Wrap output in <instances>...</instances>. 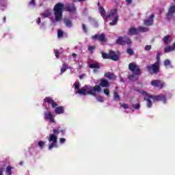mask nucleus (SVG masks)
I'll list each match as a JSON object with an SVG mask.
<instances>
[{"instance_id":"21","label":"nucleus","mask_w":175,"mask_h":175,"mask_svg":"<svg viewBox=\"0 0 175 175\" xmlns=\"http://www.w3.org/2000/svg\"><path fill=\"white\" fill-rule=\"evenodd\" d=\"M118 21V16H116L113 21L110 22L109 25H116Z\"/></svg>"},{"instance_id":"51","label":"nucleus","mask_w":175,"mask_h":175,"mask_svg":"<svg viewBox=\"0 0 175 175\" xmlns=\"http://www.w3.org/2000/svg\"><path fill=\"white\" fill-rule=\"evenodd\" d=\"M40 23H41L40 18H38V19H37V24H40Z\"/></svg>"},{"instance_id":"52","label":"nucleus","mask_w":175,"mask_h":175,"mask_svg":"<svg viewBox=\"0 0 175 175\" xmlns=\"http://www.w3.org/2000/svg\"><path fill=\"white\" fill-rule=\"evenodd\" d=\"M72 56L73 57V58H76V57H77V54L76 53H72Z\"/></svg>"},{"instance_id":"57","label":"nucleus","mask_w":175,"mask_h":175,"mask_svg":"<svg viewBox=\"0 0 175 175\" xmlns=\"http://www.w3.org/2000/svg\"><path fill=\"white\" fill-rule=\"evenodd\" d=\"M121 81H122L124 83V79H121Z\"/></svg>"},{"instance_id":"36","label":"nucleus","mask_w":175,"mask_h":175,"mask_svg":"<svg viewBox=\"0 0 175 175\" xmlns=\"http://www.w3.org/2000/svg\"><path fill=\"white\" fill-rule=\"evenodd\" d=\"M54 53L56 58H59V51H58L57 49H55Z\"/></svg>"},{"instance_id":"41","label":"nucleus","mask_w":175,"mask_h":175,"mask_svg":"<svg viewBox=\"0 0 175 175\" xmlns=\"http://www.w3.org/2000/svg\"><path fill=\"white\" fill-rule=\"evenodd\" d=\"M59 133H62V135L65 134V129H63L61 127L57 128Z\"/></svg>"},{"instance_id":"16","label":"nucleus","mask_w":175,"mask_h":175,"mask_svg":"<svg viewBox=\"0 0 175 175\" xmlns=\"http://www.w3.org/2000/svg\"><path fill=\"white\" fill-rule=\"evenodd\" d=\"M105 77L107 79H109V80H116L117 79V77L116 75L109 72L105 74Z\"/></svg>"},{"instance_id":"13","label":"nucleus","mask_w":175,"mask_h":175,"mask_svg":"<svg viewBox=\"0 0 175 175\" xmlns=\"http://www.w3.org/2000/svg\"><path fill=\"white\" fill-rule=\"evenodd\" d=\"M109 59H111L112 61H117L119 58L118 55L116 54V52L114 51H110L109 52Z\"/></svg>"},{"instance_id":"30","label":"nucleus","mask_w":175,"mask_h":175,"mask_svg":"<svg viewBox=\"0 0 175 175\" xmlns=\"http://www.w3.org/2000/svg\"><path fill=\"white\" fill-rule=\"evenodd\" d=\"M44 144L45 143L43 141H39L38 143V146L40 147V148H43V147H44Z\"/></svg>"},{"instance_id":"48","label":"nucleus","mask_w":175,"mask_h":175,"mask_svg":"<svg viewBox=\"0 0 175 175\" xmlns=\"http://www.w3.org/2000/svg\"><path fill=\"white\" fill-rule=\"evenodd\" d=\"M5 171V168L1 167L0 168V175H3V172Z\"/></svg>"},{"instance_id":"3","label":"nucleus","mask_w":175,"mask_h":175,"mask_svg":"<svg viewBox=\"0 0 175 175\" xmlns=\"http://www.w3.org/2000/svg\"><path fill=\"white\" fill-rule=\"evenodd\" d=\"M102 91V88L100 86L96 85L94 87L88 85L85 86L81 89H79L77 94L79 95H93V96H96V92H100Z\"/></svg>"},{"instance_id":"8","label":"nucleus","mask_w":175,"mask_h":175,"mask_svg":"<svg viewBox=\"0 0 175 175\" xmlns=\"http://www.w3.org/2000/svg\"><path fill=\"white\" fill-rule=\"evenodd\" d=\"M129 69L133 73V75H142V70L139 66L133 62L129 64Z\"/></svg>"},{"instance_id":"58","label":"nucleus","mask_w":175,"mask_h":175,"mask_svg":"<svg viewBox=\"0 0 175 175\" xmlns=\"http://www.w3.org/2000/svg\"><path fill=\"white\" fill-rule=\"evenodd\" d=\"M174 2H175V0H174Z\"/></svg>"},{"instance_id":"43","label":"nucleus","mask_w":175,"mask_h":175,"mask_svg":"<svg viewBox=\"0 0 175 175\" xmlns=\"http://www.w3.org/2000/svg\"><path fill=\"white\" fill-rule=\"evenodd\" d=\"M53 135H59V131H58V129H55L53 130Z\"/></svg>"},{"instance_id":"53","label":"nucleus","mask_w":175,"mask_h":175,"mask_svg":"<svg viewBox=\"0 0 175 175\" xmlns=\"http://www.w3.org/2000/svg\"><path fill=\"white\" fill-rule=\"evenodd\" d=\"M3 23H6V16L3 17Z\"/></svg>"},{"instance_id":"42","label":"nucleus","mask_w":175,"mask_h":175,"mask_svg":"<svg viewBox=\"0 0 175 175\" xmlns=\"http://www.w3.org/2000/svg\"><path fill=\"white\" fill-rule=\"evenodd\" d=\"M96 100H98V102H100L101 103H103L104 102L103 98L100 96H97Z\"/></svg>"},{"instance_id":"7","label":"nucleus","mask_w":175,"mask_h":175,"mask_svg":"<svg viewBox=\"0 0 175 175\" xmlns=\"http://www.w3.org/2000/svg\"><path fill=\"white\" fill-rule=\"evenodd\" d=\"M48 140L49 143H51L49 145V150H53L54 147H58V146L57 145V140H58V137H57V135H55V134H51Z\"/></svg>"},{"instance_id":"6","label":"nucleus","mask_w":175,"mask_h":175,"mask_svg":"<svg viewBox=\"0 0 175 175\" xmlns=\"http://www.w3.org/2000/svg\"><path fill=\"white\" fill-rule=\"evenodd\" d=\"M117 44H119L120 46H125V44H127L129 47H131V44L132 43V41H131V39L129 38L124 36V37H118L116 40Z\"/></svg>"},{"instance_id":"1","label":"nucleus","mask_w":175,"mask_h":175,"mask_svg":"<svg viewBox=\"0 0 175 175\" xmlns=\"http://www.w3.org/2000/svg\"><path fill=\"white\" fill-rule=\"evenodd\" d=\"M64 10L68 12L69 13H76L77 9L73 3L65 5L64 3H57L53 8L54 16L56 23H58L62 20Z\"/></svg>"},{"instance_id":"32","label":"nucleus","mask_w":175,"mask_h":175,"mask_svg":"<svg viewBox=\"0 0 175 175\" xmlns=\"http://www.w3.org/2000/svg\"><path fill=\"white\" fill-rule=\"evenodd\" d=\"M62 36H64V31H62V30H61V29H59L57 31V37L62 38Z\"/></svg>"},{"instance_id":"49","label":"nucleus","mask_w":175,"mask_h":175,"mask_svg":"<svg viewBox=\"0 0 175 175\" xmlns=\"http://www.w3.org/2000/svg\"><path fill=\"white\" fill-rule=\"evenodd\" d=\"M127 5H131L132 4V0H125Z\"/></svg>"},{"instance_id":"47","label":"nucleus","mask_w":175,"mask_h":175,"mask_svg":"<svg viewBox=\"0 0 175 175\" xmlns=\"http://www.w3.org/2000/svg\"><path fill=\"white\" fill-rule=\"evenodd\" d=\"M122 107H123V109H129V106L128 105V104H123L122 105Z\"/></svg>"},{"instance_id":"45","label":"nucleus","mask_w":175,"mask_h":175,"mask_svg":"<svg viewBox=\"0 0 175 175\" xmlns=\"http://www.w3.org/2000/svg\"><path fill=\"white\" fill-rule=\"evenodd\" d=\"M151 49H152L151 45H146V46H145V50H146V51H150V50H151Z\"/></svg>"},{"instance_id":"11","label":"nucleus","mask_w":175,"mask_h":175,"mask_svg":"<svg viewBox=\"0 0 175 175\" xmlns=\"http://www.w3.org/2000/svg\"><path fill=\"white\" fill-rule=\"evenodd\" d=\"M44 119L48 120V121H49V122H51V124L55 122V120H54V116H53L51 111L44 112Z\"/></svg>"},{"instance_id":"24","label":"nucleus","mask_w":175,"mask_h":175,"mask_svg":"<svg viewBox=\"0 0 175 175\" xmlns=\"http://www.w3.org/2000/svg\"><path fill=\"white\" fill-rule=\"evenodd\" d=\"M113 99L115 100H121L120 95H118V93L117 92H113Z\"/></svg>"},{"instance_id":"22","label":"nucleus","mask_w":175,"mask_h":175,"mask_svg":"<svg viewBox=\"0 0 175 175\" xmlns=\"http://www.w3.org/2000/svg\"><path fill=\"white\" fill-rule=\"evenodd\" d=\"M117 14V9H114L109 15L106 16V18H110L111 16H116Z\"/></svg>"},{"instance_id":"9","label":"nucleus","mask_w":175,"mask_h":175,"mask_svg":"<svg viewBox=\"0 0 175 175\" xmlns=\"http://www.w3.org/2000/svg\"><path fill=\"white\" fill-rule=\"evenodd\" d=\"M91 38L93 39V40H98V42H100V43H106L107 42L106 36L103 33L101 34H95L92 36Z\"/></svg>"},{"instance_id":"39","label":"nucleus","mask_w":175,"mask_h":175,"mask_svg":"<svg viewBox=\"0 0 175 175\" xmlns=\"http://www.w3.org/2000/svg\"><path fill=\"white\" fill-rule=\"evenodd\" d=\"M135 76H139V75H129V80H133V79H135Z\"/></svg>"},{"instance_id":"2","label":"nucleus","mask_w":175,"mask_h":175,"mask_svg":"<svg viewBox=\"0 0 175 175\" xmlns=\"http://www.w3.org/2000/svg\"><path fill=\"white\" fill-rule=\"evenodd\" d=\"M142 95L145 96L144 99L146 100L147 107L150 108L152 106V102H151V99L154 100V102H163V103H166V96H154L151 94H148L146 91L141 92Z\"/></svg>"},{"instance_id":"44","label":"nucleus","mask_w":175,"mask_h":175,"mask_svg":"<svg viewBox=\"0 0 175 175\" xmlns=\"http://www.w3.org/2000/svg\"><path fill=\"white\" fill-rule=\"evenodd\" d=\"M29 5L32 6H36V3H35V0H31L29 1Z\"/></svg>"},{"instance_id":"19","label":"nucleus","mask_w":175,"mask_h":175,"mask_svg":"<svg viewBox=\"0 0 175 175\" xmlns=\"http://www.w3.org/2000/svg\"><path fill=\"white\" fill-rule=\"evenodd\" d=\"M68 69H70V66H69V64H64L61 68V75L65 73L66 70H68Z\"/></svg>"},{"instance_id":"15","label":"nucleus","mask_w":175,"mask_h":175,"mask_svg":"<svg viewBox=\"0 0 175 175\" xmlns=\"http://www.w3.org/2000/svg\"><path fill=\"white\" fill-rule=\"evenodd\" d=\"M175 13V5H172L170 8V11L167 14V18H172L173 17V14Z\"/></svg>"},{"instance_id":"12","label":"nucleus","mask_w":175,"mask_h":175,"mask_svg":"<svg viewBox=\"0 0 175 175\" xmlns=\"http://www.w3.org/2000/svg\"><path fill=\"white\" fill-rule=\"evenodd\" d=\"M154 23V14H151L148 20L144 21V25L150 27Z\"/></svg>"},{"instance_id":"33","label":"nucleus","mask_w":175,"mask_h":175,"mask_svg":"<svg viewBox=\"0 0 175 175\" xmlns=\"http://www.w3.org/2000/svg\"><path fill=\"white\" fill-rule=\"evenodd\" d=\"M126 53L127 54H129V55H133V54H135V52L133 51V50L132 49H128L126 50Z\"/></svg>"},{"instance_id":"18","label":"nucleus","mask_w":175,"mask_h":175,"mask_svg":"<svg viewBox=\"0 0 175 175\" xmlns=\"http://www.w3.org/2000/svg\"><path fill=\"white\" fill-rule=\"evenodd\" d=\"M137 33H139L138 30L135 27H131L128 32L129 36H133V35H137Z\"/></svg>"},{"instance_id":"54","label":"nucleus","mask_w":175,"mask_h":175,"mask_svg":"<svg viewBox=\"0 0 175 175\" xmlns=\"http://www.w3.org/2000/svg\"><path fill=\"white\" fill-rule=\"evenodd\" d=\"M81 68H82V66L79 65V67H78V69H81Z\"/></svg>"},{"instance_id":"31","label":"nucleus","mask_w":175,"mask_h":175,"mask_svg":"<svg viewBox=\"0 0 175 175\" xmlns=\"http://www.w3.org/2000/svg\"><path fill=\"white\" fill-rule=\"evenodd\" d=\"M82 29L84 33H87L88 32V29L87 28V26L85 25V24H82Z\"/></svg>"},{"instance_id":"4","label":"nucleus","mask_w":175,"mask_h":175,"mask_svg":"<svg viewBox=\"0 0 175 175\" xmlns=\"http://www.w3.org/2000/svg\"><path fill=\"white\" fill-rule=\"evenodd\" d=\"M44 101L46 103H48L49 105H51L52 109H55V114H64V107L62 106L57 107L58 106V104L57 103V102L53 100V98L50 97H46L45 98H44Z\"/></svg>"},{"instance_id":"17","label":"nucleus","mask_w":175,"mask_h":175,"mask_svg":"<svg viewBox=\"0 0 175 175\" xmlns=\"http://www.w3.org/2000/svg\"><path fill=\"white\" fill-rule=\"evenodd\" d=\"M64 23L66 27H68V28L73 27V23H72V21L68 18H64Z\"/></svg>"},{"instance_id":"28","label":"nucleus","mask_w":175,"mask_h":175,"mask_svg":"<svg viewBox=\"0 0 175 175\" xmlns=\"http://www.w3.org/2000/svg\"><path fill=\"white\" fill-rule=\"evenodd\" d=\"M12 169H13V167H11L10 165H8L6 167V172L8 173V175H12Z\"/></svg>"},{"instance_id":"40","label":"nucleus","mask_w":175,"mask_h":175,"mask_svg":"<svg viewBox=\"0 0 175 175\" xmlns=\"http://www.w3.org/2000/svg\"><path fill=\"white\" fill-rule=\"evenodd\" d=\"M133 109H135V110H139L140 109V104L137 103L135 105H133Z\"/></svg>"},{"instance_id":"34","label":"nucleus","mask_w":175,"mask_h":175,"mask_svg":"<svg viewBox=\"0 0 175 175\" xmlns=\"http://www.w3.org/2000/svg\"><path fill=\"white\" fill-rule=\"evenodd\" d=\"M88 50L92 54L94 53V50H95V46H88Z\"/></svg>"},{"instance_id":"5","label":"nucleus","mask_w":175,"mask_h":175,"mask_svg":"<svg viewBox=\"0 0 175 175\" xmlns=\"http://www.w3.org/2000/svg\"><path fill=\"white\" fill-rule=\"evenodd\" d=\"M161 54L162 53H161V51L157 52V54L156 55L157 61L155 62V63L152 64L151 66H146L148 72H151V70H152L154 75H158V73L159 72V65H161V62L159 60L161 59Z\"/></svg>"},{"instance_id":"35","label":"nucleus","mask_w":175,"mask_h":175,"mask_svg":"<svg viewBox=\"0 0 175 175\" xmlns=\"http://www.w3.org/2000/svg\"><path fill=\"white\" fill-rule=\"evenodd\" d=\"M104 94L107 96H110V90H109V89H104Z\"/></svg>"},{"instance_id":"27","label":"nucleus","mask_w":175,"mask_h":175,"mask_svg":"<svg viewBox=\"0 0 175 175\" xmlns=\"http://www.w3.org/2000/svg\"><path fill=\"white\" fill-rule=\"evenodd\" d=\"M102 57L103 59H109V53H106L105 52H101Z\"/></svg>"},{"instance_id":"26","label":"nucleus","mask_w":175,"mask_h":175,"mask_svg":"<svg viewBox=\"0 0 175 175\" xmlns=\"http://www.w3.org/2000/svg\"><path fill=\"white\" fill-rule=\"evenodd\" d=\"M99 10L101 16L105 17V16H106V11L105 10V8L103 7H100Z\"/></svg>"},{"instance_id":"56","label":"nucleus","mask_w":175,"mask_h":175,"mask_svg":"<svg viewBox=\"0 0 175 175\" xmlns=\"http://www.w3.org/2000/svg\"><path fill=\"white\" fill-rule=\"evenodd\" d=\"M119 105H120V106H122V103H119Z\"/></svg>"},{"instance_id":"20","label":"nucleus","mask_w":175,"mask_h":175,"mask_svg":"<svg viewBox=\"0 0 175 175\" xmlns=\"http://www.w3.org/2000/svg\"><path fill=\"white\" fill-rule=\"evenodd\" d=\"M89 68L90 69H100V66H99V64H90L89 65Z\"/></svg>"},{"instance_id":"55","label":"nucleus","mask_w":175,"mask_h":175,"mask_svg":"<svg viewBox=\"0 0 175 175\" xmlns=\"http://www.w3.org/2000/svg\"><path fill=\"white\" fill-rule=\"evenodd\" d=\"M79 2H84L85 0H78Z\"/></svg>"},{"instance_id":"38","label":"nucleus","mask_w":175,"mask_h":175,"mask_svg":"<svg viewBox=\"0 0 175 175\" xmlns=\"http://www.w3.org/2000/svg\"><path fill=\"white\" fill-rule=\"evenodd\" d=\"M50 15V12H44L41 14L42 17H49Z\"/></svg>"},{"instance_id":"37","label":"nucleus","mask_w":175,"mask_h":175,"mask_svg":"<svg viewBox=\"0 0 175 175\" xmlns=\"http://www.w3.org/2000/svg\"><path fill=\"white\" fill-rule=\"evenodd\" d=\"M74 88H75V90H78V91H79V90H80V84L75 82L74 83Z\"/></svg>"},{"instance_id":"10","label":"nucleus","mask_w":175,"mask_h":175,"mask_svg":"<svg viewBox=\"0 0 175 175\" xmlns=\"http://www.w3.org/2000/svg\"><path fill=\"white\" fill-rule=\"evenodd\" d=\"M152 87H157V88H163L165 87V82L161 80L154 79L150 82Z\"/></svg>"},{"instance_id":"23","label":"nucleus","mask_w":175,"mask_h":175,"mask_svg":"<svg viewBox=\"0 0 175 175\" xmlns=\"http://www.w3.org/2000/svg\"><path fill=\"white\" fill-rule=\"evenodd\" d=\"M170 39V36H165L163 38V42L164 43V44H169V40Z\"/></svg>"},{"instance_id":"46","label":"nucleus","mask_w":175,"mask_h":175,"mask_svg":"<svg viewBox=\"0 0 175 175\" xmlns=\"http://www.w3.org/2000/svg\"><path fill=\"white\" fill-rule=\"evenodd\" d=\"M59 142H60L61 144H64V143H65V142H66V139L59 138Z\"/></svg>"},{"instance_id":"14","label":"nucleus","mask_w":175,"mask_h":175,"mask_svg":"<svg viewBox=\"0 0 175 175\" xmlns=\"http://www.w3.org/2000/svg\"><path fill=\"white\" fill-rule=\"evenodd\" d=\"M99 87H103V88H107L110 87V83L106 79H102L100 83Z\"/></svg>"},{"instance_id":"25","label":"nucleus","mask_w":175,"mask_h":175,"mask_svg":"<svg viewBox=\"0 0 175 175\" xmlns=\"http://www.w3.org/2000/svg\"><path fill=\"white\" fill-rule=\"evenodd\" d=\"M138 31H139V32H148V28L144 27H139L138 28Z\"/></svg>"},{"instance_id":"29","label":"nucleus","mask_w":175,"mask_h":175,"mask_svg":"<svg viewBox=\"0 0 175 175\" xmlns=\"http://www.w3.org/2000/svg\"><path fill=\"white\" fill-rule=\"evenodd\" d=\"M163 65L165 66H169L172 65V62H170V60L167 59L164 61Z\"/></svg>"},{"instance_id":"50","label":"nucleus","mask_w":175,"mask_h":175,"mask_svg":"<svg viewBox=\"0 0 175 175\" xmlns=\"http://www.w3.org/2000/svg\"><path fill=\"white\" fill-rule=\"evenodd\" d=\"M85 77V75H84V74L81 75L79 76L80 80L83 79Z\"/></svg>"}]
</instances>
